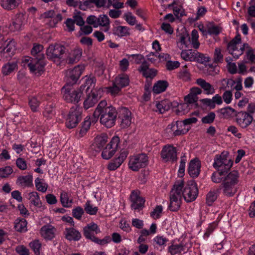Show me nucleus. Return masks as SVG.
Returning a JSON list of instances; mask_svg holds the SVG:
<instances>
[{"label": "nucleus", "instance_id": "nucleus-33", "mask_svg": "<svg viewBox=\"0 0 255 255\" xmlns=\"http://www.w3.org/2000/svg\"><path fill=\"white\" fill-rule=\"evenodd\" d=\"M169 84L165 80H159L155 83L153 87L152 91L155 94H159L164 92L168 87Z\"/></svg>", "mask_w": 255, "mask_h": 255}, {"label": "nucleus", "instance_id": "nucleus-45", "mask_svg": "<svg viewBox=\"0 0 255 255\" xmlns=\"http://www.w3.org/2000/svg\"><path fill=\"white\" fill-rule=\"evenodd\" d=\"M227 172V171H224L223 169H220L218 172H214L211 176L212 181L216 183H221L223 181V179L225 178L224 176Z\"/></svg>", "mask_w": 255, "mask_h": 255}, {"label": "nucleus", "instance_id": "nucleus-55", "mask_svg": "<svg viewBox=\"0 0 255 255\" xmlns=\"http://www.w3.org/2000/svg\"><path fill=\"white\" fill-rule=\"evenodd\" d=\"M163 212V207L161 205H157L150 213V217L154 219H159L161 217Z\"/></svg>", "mask_w": 255, "mask_h": 255}, {"label": "nucleus", "instance_id": "nucleus-37", "mask_svg": "<svg viewBox=\"0 0 255 255\" xmlns=\"http://www.w3.org/2000/svg\"><path fill=\"white\" fill-rule=\"evenodd\" d=\"M104 27V31L107 32L110 30V21L108 16L106 14H101L98 16V27Z\"/></svg>", "mask_w": 255, "mask_h": 255}, {"label": "nucleus", "instance_id": "nucleus-23", "mask_svg": "<svg viewBox=\"0 0 255 255\" xmlns=\"http://www.w3.org/2000/svg\"><path fill=\"white\" fill-rule=\"evenodd\" d=\"M218 190H222L223 194L227 197H232L237 192V187L236 186L229 184L228 182H223L220 185Z\"/></svg>", "mask_w": 255, "mask_h": 255}, {"label": "nucleus", "instance_id": "nucleus-11", "mask_svg": "<svg viewBox=\"0 0 255 255\" xmlns=\"http://www.w3.org/2000/svg\"><path fill=\"white\" fill-rule=\"evenodd\" d=\"M130 206L132 210L139 211L142 210L145 203V199L140 195L138 191H132L130 196Z\"/></svg>", "mask_w": 255, "mask_h": 255}, {"label": "nucleus", "instance_id": "nucleus-61", "mask_svg": "<svg viewBox=\"0 0 255 255\" xmlns=\"http://www.w3.org/2000/svg\"><path fill=\"white\" fill-rule=\"evenodd\" d=\"M72 213L75 218L79 220L84 213V211L82 207L78 206L72 210Z\"/></svg>", "mask_w": 255, "mask_h": 255}, {"label": "nucleus", "instance_id": "nucleus-20", "mask_svg": "<svg viewBox=\"0 0 255 255\" xmlns=\"http://www.w3.org/2000/svg\"><path fill=\"white\" fill-rule=\"evenodd\" d=\"M175 148L172 145H166L163 148L161 152V157L165 161L174 160Z\"/></svg>", "mask_w": 255, "mask_h": 255}, {"label": "nucleus", "instance_id": "nucleus-56", "mask_svg": "<svg viewBox=\"0 0 255 255\" xmlns=\"http://www.w3.org/2000/svg\"><path fill=\"white\" fill-rule=\"evenodd\" d=\"M13 172V169L10 166L0 168V178L8 177Z\"/></svg>", "mask_w": 255, "mask_h": 255}, {"label": "nucleus", "instance_id": "nucleus-38", "mask_svg": "<svg viewBox=\"0 0 255 255\" xmlns=\"http://www.w3.org/2000/svg\"><path fill=\"white\" fill-rule=\"evenodd\" d=\"M82 50L79 48H76L71 50L68 56L69 63H73L78 61L82 56Z\"/></svg>", "mask_w": 255, "mask_h": 255}, {"label": "nucleus", "instance_id": "nucleus-14", "mask_svg": "<svg viewBox=\"0 0 255 255\" xmlns=\"http://www.w3.org/2000/svg\"><path fill=\"white\" fill-rule=\"evenodd\" d=\"M16 50L15 42L14 41H9L0 52V61H5L10 59L14 55Z\"/></svg>", "mask_w": 255, "mask_h": 255}, {"label": "nucleus", "instance_id": "nucleus-62", "mask_svg": "<svg viewBox=\"0 0 255 255\" xmlns=\"http://www.w3.org/2000/svg\"><path fill=\"white\" fill-rule=\"evenodd\" d=\"M216 117L214 112H210L207 116L202 118L201 121L203 124H210L213 123Z\"/></svg>", "mask_w": 255, "mask_h": 255}, {"label": "nucleus", "instance_id": "nucleus-35", "mask_svg": "<svg viewBox=\"0 0 255 255\" xmlns=\"http://www.w3.org/2000/svg\"><path fill=\"white\" fill-rule=\"evenodd\" d=\"M34 184L35 188L38 191L42 193L46 192L48 188V184L44 179L39 177L35 178Z\"/></svg>", "mask_w": 255, "mask_h": 255}, {"label": "nucleus", "instance_id": "nucleus-5", "mask_svg": "<svg viewBox=\"0 0 255 255\" xmlns=\"http://www.w3.org/2000/svg\"><path fill=\"white\" fill-rule=\"evenodd\" d=\"M82 87L81 86L80 89L77 90L66 86L63 87L61 90L63 99L67 103L74 104L78 103L83 95Z\"/></svg>", "mask_w": 255, "mask_h": 255}, {"label": "nucleus", "instance_id": "nucleus-30", "mask_svg": "<svg viewBox=\"0 0 255 255\" xmlns=\"http://www.w3.org/2000/svg\"><path fill=\"white\" fill-rule=\"evenodd\" d=\"M113 34L119 37L129 36L130 34V28L128 26L119 25L114 27Z\"/></svg>", "mask_w": 255, "mask_h": 255}, {"label": "nucleus", "instance_id": "nucleus-57", "mask_svg": "<svg viewBox=\"0 0 255 255\" xmlns=\"http://www.w3.org/2000/svg\"><path fill=\"white\" fill-rule=\"evenodd\" d=\"M29 246L35 255H40V249L41 244L38 240H34L29 243Z\"/></svg>", "mask_w": 255, "mask_h": 255}, {"label": "nucleus", "instance_id": "nucleus-64", "mask_svg": "<svg viewBox=\"0 0 255 255\" xmlns=\"http://www.w3.org/2000/svg\"><path fill=\"white\" fill-rule=\"evenodd\" d=\"M15 164L17 168L21 170H25L27 169L26 161L21 157H18L16 159Z\"/></svg>", "mask_w": 255, "mask_h": 255}, {"label": "nucleus", "instance_id": "nucleus-53", "mask_svg": "<svg viewBox=\"0 0 255 255\" xmlns=\"http://www.w3.org/2000/svg\"><path fill=\"white\" fill-rule=\"evenodd\" d=\"M175 188V184L173 185V188L170 192L169 199L170 204L168 206V209L171 211H175V191L174 189Z\"/></svg>", "mask_w": 255, "mask_h": 255}, {"label": "nucleus", "instance_id": "nucleus-34", "mask_svg": "<svg viewBox=\"0 0 255 255\" xmlns=\"http://www.w3.org/2000/svg\"><path fill=\"white\" fill-rule=\"evenodd\" d=\"M28 198L34 206L38 208H41L42 209H44V206L42 204L39 196L36 191L30 192L28 195Z\"/></svg>", "mask_w": 255, "mask_h": 255}, {"label": "nucleus", "instance_id": "nucleus-42", "mask_svg": "<svg viewBox=\"0 0 255 255\" xmlns=\"http://www.w3.org/2000/svg\"><path fill=\"white\" fill-rule=\"evenodd\" d=\"M156 106L158 111L162 114L170 109L172 103L169 100H165L157 103Z\"/></svg>", "mask_w": 255, "mask_h": 255}, {"label": "nucleus", "instance_id": "nucleus-26", "mask_svg": "<svg viewBox=\"0 0 255 255\" xmlns=\"http://www.w3.org/2000/svg\"><path fill=\"white\" fill-rule=\"evenodd\" d=\"M22 0H0V6L5 10H12L17 8Z\"/></svg>", "mask_w": 255, "mask_h": 255}, {"label": "nucleus", "instance_id": "nucleus-22", "mask_svg": "<svg viewBox=\"0 0 255 255\" xmlns=\"http://www.w3.org/2000/svg\"><path fill=\"white\" fill-rule=\"evenodd\" d=\"M56 230L50 225H46L42 227L40 230L41 236L45 240H51L55 237Z\"/></svg>", "mask_w": 255, "mask_h": 255}, {"label": "nucleus", "instance_id": "nucleus-9", "mask_svg": "<svg viewBox=\"0 0 255 255\" xmlns=\"http://www.w3.org/2000/svg\"><path fill=\"white\" fill-rule=\"evenodd\" d=\"M65 52V47L59 44L50 45L47 49L46 54L48 58L51 60L59 61Z\"/></svg>", "mask_w": 255, "mask_h": 255}, {"label": "nucleus", "instance_id": "nucleus-6", "mask_svg": "<svg viewBox=\"0 0 255 255\" xmlns=\"http://www.w3.org/2000/svg\"><path fill=\"white\" fill-rule=\"evenodd\" d=\"M148 163V157L144 153L130 156L128 162L129 168L133 171H138L140 168L145 167Z\"/></svg>", "mask_w": 255, "mask_h": 255}, {"label": "nucleus", "instance_id": "nucleus-50", "mask_svg": "<svg viewBox=\"0 0 255 255\" xmlns=\"http://www.w3.org/2000/svg\"><path fill=\"white\" fill-rule=\"evenodd\" d=\"M219 190L217 191H210L206 195V203L208 206H211L217 198Z\"/></svg>", "mask_w": 255, "mask_h": 255}, {"label": "nucleus", "instance_id": "nucleus-15", "mask_svg": "<svg viewBox=\"0 0 255 255\" xmlns=\"http://www.w3.org/2000/svg\"><path fill=\"white\" fill-rule=\"evenodd\" d=\"M101 232L98 226L94 222L88 224L83 228V234L85 238L92 241L96 237L95 235L98 234Z\"/></svg>", "mask_w": 255, "mask_h": 255}, {"label": "nucleus", "instance_id": "nucleus-40", "mask_svg": "<svg viewBox=\"0 0 255 255\" xmlns=\"http://www.w3.org/2000/svg\"><path fill=\"white\" fill-rule=\"evenodd\" d=\"M43 46L40 44H34L31 50V53L34 58L38 59H44V55L42 52Z\"/></svg>", "mask_w": 255, "mask_h": 255}, {"label": "nucleus", "instance_id": "nucleus-54", "mask_svg": "<svg viewBox=\"0 0 255 255\" xmlns=\"http://www.w3.org/2000/svg\"><path fill=\"white\" fill-rule=\"evenodd\" d=\"M195 61L201 64H205L209 61L210 58L209 57H206L203 54L198 52L195 51L194 54Z\"/></svg>", "mask_w": 255, "mask_h": 255}, {"label": "nucleus", "instance_id": "nucleus-36", "mask_svg": "<svg viewBox=\"0 0 255 255\" xmlns=\"http://www.w3.org/2000/svg\"><path fill=\"white\" fill-rule=\"evenodd\" d=\"M239 172L237 171L234 170L225 177L223 181L225 182H228L229 184H232V185L236 186L239 182Z\"/></svg>", "mask_w": 255, "mask_h": 255}, {"label": "nucleus", "instance_id": "nucleus-7", "mask_svg": "<svg viewBox=\"0 0 255 255\" xmlns=\"http://www.w3.org/2000/svg\"><path fill=\"white\" fill-rule=\"evenodd\" d=\"M233 165L232 161L228 159V156L224 152L220 155H216L214 159L213 167L215 168L223 169L224 171H228Z\"/></svg>", "mask_w": 255, "mask_h": 255}, {"label": "nucleus", "instance_id": "nucleus-19", "mask_svg": "<svg viewBox=\"0 0 255 255\" xmlns=\"http://www.w3.org/2000/svg\"><path fill=\"white\" fill-rule=\"evenodd\" d=\"M120 118L121 120V127L126 128L131 123V113L127 108H122L120 110Z\"/></svg>", "mask_w": 255, "mask_h": 255}, {"label": "nucleus", "instance_id": "nucleus-43", "mask_svg": "<svg viewBox=\"0 0 255 255\" xmlns=\"http://www.w3.org/2000/svg\"><path fill=\"white\" fill-rule=\"evenodd\" d=\"M14 228L19 232L27 231V222L24 219H17L14 222Z\"/></svg>", "mask_w": 255, "mask_h": 255}, {"label": "nucleus", "instance_id": "nucleus-13", "mask_svg": "<svg viewBox=\"0 0 255 255\" xmlns=\"http://www.w3.org/2000/svg\"><path fill=\"white\" fill-rule=\"evenodd\" d=\"M27 15L23 13H17L12 19L9 25L10 30L12 31H18L26 23Z\"/></svg>", "mask_w": 255, "mask_h": 255}, {"label": "nucleus", "instance_id": "nucleus-12", "mask_svg": "<svg viewBox=\"0 0 255 255\" xmlns=\"http://www.w3.org/2000/svg\"><path fill=\"white\" fill-rule=\"evenodd\" d=\"M80 114L79 108L77 107L71 108L66 119V127L69 128L75 127L80 120Z\"/></svg>", "mask_w": 255, "mask_h": 255}, {"label": "nucleus", "instance_id": "nucleus-4", "mask_svg": "<svg viewBox=\"0 0 255 255\" xmlns=\"http://www.w3.org/2000/svg\"><path fill=\"white\" fill-rule=\"evenodd\" d=\"M241 43V35L238 34L228 44V50L236 59L239 58V57L243 54L245 49H247L248 51H249L250 49H253L248 43H244L239 49L237 47V45Z\"/></svg>", "mask_w": 255, "mask_h": 255}, {"label": "nucleus", "instance_id": "nucleus-48", "mask_svg": "<svg viewBox=\"0 0 255 255\" xmlns=\"http://www.w3.org/2000/svg\"><path fill=\"white\" fill-rule=\"evenodd\" d=\"M219 112L222 115L223 118H229L232 117L233 114H234L235 116V114L238 112L230 107H227L220 109Z\"/></svg>", "mask_w": 255, "mask_h": 255}, {"label": "nucleus", "instance_id": "nucleus-46", "mask_svg": "<svg viewBox=\"0 0 255 255\" xmlns=\"http://www.w3.org/2000/svg\"><path fill=\"white\" fill-rule=\"evenodd\" d=\"M16 62L7 63L2 67V73L4 75H8L17 68Z\"/></svg>", "mask_w": 255, "mask_h": 255}, {"label": "nucleus", "instance_id": "nucleus-8", "mask_svg": "<svg viewBox=\"0 0 255 255\" xmlns=\"http://www.w3.org/2000/svg\"><path fill=\"white\" fill-rule=\"evenodd\" d=\"M120 138L118 136H114L110 142L106 145L102 153V157L105 159H109L116 153L119 143Z\"/></svg>", "mask_w": 255, "mask_h": 255}, {"label": "nucleus", "instance_id": "nucleus-51", "mask_svg": "<svg viewBox=\"0 0 255 255\" xmlns=\"http://www.w3.org/2000/svg\"><path fill=\"white\" fill-rule=\"evenodd\" d=\"M96 79L94 77H86L85 81V85H82V90L86 86H87L86 91H88L89 90H93V89L94 88L95 85Z\"/></svg>", "mask_w": 255, "mask_h": 255}, {"label": "nucleus", "instance_id": "nucleus-41", "mask_svg": "<svg viewBox=\"0 0 255 255\" xmlns=\"http://www.w3.org/2000/svg\"><path fill=\"white\" fill-rule=\"evenodd\" d=\"M60 201L62 206L65 208L71 207L73 203V199L70 198L68 194L64 191L60 193Z\"/></svg>", "mask_w": 255, "mask_h": 255}, {"label": "nucleus", "instance_id": "nucleus-25", "mask_svg": "<svg viewBox=\"0 0 255 255\" xmlns=\"http://www.w3.org/2000/svg\"><path fill=\"white\" fill-rule=\"evenodd\" d=\"M64 234L65 238L69 241H78L81 238V233L73 228H66Z\"/></svg>", "mask_w": 255, "mask_h": 255}, {"label": "nucleus", "instance_id": "nucleus-2", "mask_svg": "<svg viewBox=\"0 0 255 255\" xmlns=\"http://www.w3.org/2000/svg\"><path fill=\"white\" fill-rule=\"evenodd\" d=\"M198 195V189L194 182L188 183L184 187V181L182 179L176 182V205L180 207L182 196L187 202L194 201Z\"/></svg>", "mask_w": 255, "mask_h": 255}, {"label": "nucleus", "instance_id": "nucleus-49", "mask_svg": "<svg viewBox=\"0 0 255 255\" xmlns=\"http://www.w3.org/2000/svg\"><path fill=\"white\" fill-rule=\"evenodd\" d=\"M84 207L86 212L90 215H95L98 210V207L93 206L89 200L86 202Z\"/></svg>", "mask_w": 255, "mask_h": 255}, {"label": "nucleus", "instance_id": "nucleus-24", "mask_svg": "<svg viewBox=\"0 0 255 255\" xmlns=\"http://www.w3.org/2000/svg\"><path fill=\"white\" fill-rule=\"evenodd\" d=\"M128 152L123 151L120 153L119 156L111 161L108 166L110 170H115L117 169L124 161L128 156Z\"/></svg>", "mask_w": 255, "mask_h": 255}, {"label": "nucleus", "instance_id": "nucleus-1", "mask_svg": "<svg viewBox=\"0 0 255 255\" xmlns=\"http://www.w3.org/2000/svg\"><path fill=\"white\" fill-rule=\"evenodd\" d=\"M117 116V112L116 108L111 105L107 106L105 100L100 102L93 113V116L95 119H97L100 117L101 124L108 128H110L115 125Z\"/></svg>", "mask_w": 255, "mask_h": 255}, {"label": "nucleus", "instance_id": "nucleus-3", "mask_svg": "<svg viewBox=\"0 0 255 255\" xmlns=\"http://www.w3.org/2000/svg\"><path fill=\"white\" fill-rule=\"evenodd\" d=\"M181 31L182 32L177 35V36L179 37V43L180 44L181 48H188L189 45L191 43L194 48L198 49L200 46V42L198 41L199 35L198 31L196 29L192 30L191 40L190 39L189 34L185 27H183Z\"/></svg>", "mask_w": 255, "mask_h": 255}, {"label": "nucleus", "instance_id": "nucleus-28", "mask_svg": "<svg viewBox=\"0 0 255 255\" xmlns=\"http://www.w3.org/2000/svg\"><path fill=\"white\" fill-rule=\"evenodd\" d=\"M32 181L33 177L32 175L20 176L18 177L16 183L22 188H25L32 186Z\"/></svg>", "mask_w": 255, "mask_h": 255}, {"label": "nucleus", "instance_id": "nucleus-47", "mask_svg": "<svg viewBox=\"0 0 255 255\" xmlns=\"http://www.w3.org/2000/svg\"><path fill=\"white\" fill-rule=\"evenodd\" d=\"M195 51H193L192 49L183 50L181 53V56L182 58L185 61H194L195 58L194 54Z\"/></svg>", "mask_w": 255, "mask_h": 255}, {"label": "nucleus", "instance_id": "nucleus-60", "mask_svg": "<svg viewBox=\"0 0 255 255\" xmlns=\"http://www.w3.org/2000/svg\"><path fill=\"white\" fill-rule=\"evenodd\" d=\"M28 103L31 110L33 112H36L37 111V108L39 107L40 102L37 100L36 98L34 97L30 98L29 99Z\"/></svg>", "mask_w": 255, "mask_h": 255}, {"label": "nucleus", "instance_id": "nucleus-21", "mask_svg": "<svg viewBox=\"0 0 255 255\" xmlns=\"http://www.w3.org/2000/svg\"><path fill=\"white\" fill-rule=\"evenodd\" d=\"M138 70L146 78H153L157 74V70L153 68H149V64L147 61L142 63Z\"/></svg>", "mask_w": 255, "mask_h": 255}, {"label": "nucleus", "instance_id": "nucleus-16", "mask_svg": "<svg viewBox=\"0 0 255 255\" xmlns=\"http://www.w3.org/2000/svg\"><path fill=\"white\" fill-rule=\"evenodd\" d=\"M85 69L83 65H79L75 67L73 69L68 70L66 72V76L69 78L70 82L75 83L81 76Z\"/></svg>", "mask_w": 255, "mask_h": 255}, {"label": "nucleus", "instance_id": "nucleus-32", "mask_svg": "<svg viewBox=\"0 0 255 255\" xmlns=\"http://www.w3.org/2000/svg\"><path fill=\"white\" fill-rule=\"evenodd\" d=\"M196 83L204 90L207 95L212 94L215 92L213 86L205 80L199 78L196 80Z\"/></svg>", "mask_w": 255, "mask_h": 255}, {"label": "nucleus", "instance_id": "nucleus-29", "mask_svg": "<svg viewBox=\"0 0 255 255\" xmlns=\"http://www.w3.org/2000/svg\"><path fill=\"white\" fill-rule=\"evenodd\" d=\"M100 96L96 94L95 90H92L84 102V107L88 109L93 107L97 102Z\"/></svg>", "mask_w": 255, "mask_h": 255}, {"label": "nucleus", "instance_id": "nucleus-17", "mask_svg": "<svg viewBox=\"0 0 255 255\" xmlns=\"http://www.w3.org/2000/svg\"><path fill=\"white\" fill-rule=\"evenodd\" d=\"M201 166V162L197 158L192 159L189 162L188 169L190 176L192 178L197 177L200 173Z\"/></svg>", "mask_w": 255, "mask_h": 255}, {"label": "nucleus", "instance_id": "nucleus-52", "mask_svg": "<svg viewBox=\"0 0 255 255\" xmlns=\"http://www.w3.org/2000/svg\"><path fill=\"white\" fill-rule=\"evenodd\" d=\"M62 19V15L60 13H57L55 17L45 20V22L51 27H55L56 24L60 22Z\"/></svg>", "mask_w": 255, "mask_h": 255}, {"label": "nucleus", "instance_id": "nucleus-18", "mask_svg": "<svg viewBox=\"0 0 255 255\" xmlns=\"http://www.w3.org/2000/svg\"><path fill=\"white\" fill-rule=\"evenodd\" d=\"M44 65V59L34 58L32 62L29 64V69L32 73L39 76L41 75Z\"/></svg>", "mask_w": 255, "mask_h": 255}, {"label": "nucleus", "instance_id": "nucleus-63", "mask_svg": "<svg viewBox=\"0 0 255 255\" xmlns=\"http://www.w3.org/2000/svg\"><path fill=\"white\" fill-rule=\"evenodd\" d=\"M178 77L184 81H188L190 80V73L187 70V65H184L181 71L179 73Z\"/></svg>", "mask_w": 255, "mask_h": 255}, {"label": "nucleus", "instance_id": "nucleus-27", "mask_svg": "<svg viewBox=\"0 0 255 255\" xmlns=\"http://www.w3.org/2000/svg\"><path fill=\"white\" fill-rule=\"evenodd\" d=\"M107 141L108 136L107 134L103 133L98 135L94 139L93 146L96 151H100L102 149Z\"/></svg>", "mask_w": 255, "mask_h": 255}, {"label": "nucleus", "instance_id": "nucleus-44", "mask_svg": "<svg viewBox=\"0 0 255 255\" xmlns=\"http://www.w3.org/2000/svg\"><path fill=\"white\" fill-rule=\"evenodd\" d=\"M91 125L90 118L86 117L83 122L80 129L78 131V135L80 137H83L87 133Z\"/></svg>", "mask_w": 255, "mask_h": 255}, {"label": "nucleus", "instance_id": "nucleus-39", "mask_svg": "<svg viewBox=\"0 0 255 255\" xmlns=\"http://www.w3.org/2000/svg\"><path fill=\"white\" fill-rule=\"evenodd\" d=\"M115 84L119 86L121 89L127 86L129 84L128 76L125 74L118 75L115 79Z\"/></svg>", "mask_w": 255, "mask_h": 255}, {"label": "nucleus", "instance_id": "nucleus-31", "mask_svg": "<svg viewBox=\"0 0 255 255\" xmlns=\"http://www.w3.org/2000/svg\"><path fill=\"white\" fill-rule=\"evenodd\" d=\"M179 149L176 147V159H177V156L180 155V161L179 169L178 171V176L182 177L184 175L185 165L187 161V157L186 153L183 152H178L177 151Z\"/></svg>", "mask_w": 255, "mask_h": 255}, {"label": "nucleus", "instance_id": "nucleus-58", "mask_svg": "<svg viewBox=\"0 0 255 255\" xmlns=\"http://www.w3.org/2000/svg\"><path fill=\"white\" fill-rule=\"evenodd\" d=\"M188 105L187 103L178 104L176 106V115H184L188 112Z\"/></svg>", "mask_w": 255, "mask_h": 255}, {"label": "nucleus", "instance_id": "nucleus-59", "mask_svg": "<svg viewBox=\"0 0 255 255\" xmlns=\"http://www.w3.org/2000/svg\"><path fill=\"white\" fill-rule=\"evenodd\" d=\"M92 242L100 246H104L111 242V237L109 236H105L102 239H99L96 237Z\"/></svg>", "mask_w": 255, "mask_h": 255}, {"label": "nucleus", "instance_id": "nucleus-10", "mask_svg": "<svg viewBox=\"0 0 255 255\" xmlns=\"http://www.w3.org/2000/svg\"><path fill=\"white\" fill-rule=\"evenodd\" d=\"M235 117L237 125L243 129L247 128L254 121L253 116L245 111L237 112Z\"/></svg>", "mask_w": 255, "mask_h": 255}]
</instances>
